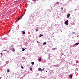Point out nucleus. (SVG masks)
Here are the masks:
<instances>
[{
    "label": "nucleus",
    "mask_w": 79,
    "mask_h": 79,
    "mask_svg": "<svg viewBox=\"0 0 79 79\" xmlns=\"http://www.w3.org/2000/svg\"><path fill=\"white\" fill-rule=\"evenodd\" d=\"M65 24H66V25H68V20H67L66 21H65Z\"/></svg>",
    "instance_id": "f257e3e1"
},
{
    "label": "nucleus",
    "mask_w": 79,
    "mask_h": 79,
    "mask_svg": "<svg viewBox=\"0 0 79 79\" xmlns=\"http://www.w3.org/2000/svg\"><path fill=\"white\" fill-rule=\"evenodd\" d=\"M41 60H42V58H41V57H40L39 58V59H38V60L39 61H41Z\"/></svg>",
    "instance_id": "f03ea898"
},
{
    "label": "nucleus",
    "mask_w": 79,
    "mask_h": 79,
    "mask_svg": "<svg viewBox=\"0 0 79 79\" xmlns=\"http://www.w3.org/2000/svg\"><path fill=\"white\" fill-rule=\"evenodd\" d=\"M70 16V14H69L67 15V17L68 18H69V17Z\"/></svg>",
    "instance_id": "7ed1b4c3"
},
{
    "label": "nucleus",
    "mask_w": 79,
    "mask_h": 79,
    "mask_svg": "<svg viewBox=\"0 0 79 79\" xmlns=\"http://www.w3.org/2000/svg\"><path fill=\"white\" fill-rule=\"evenodd\" d=\"M38 70L39 71H42V69L40 68H39Z\"/></svg>",
    "instance_id": "20e7f679"
},
{
    "label": "nucleus",
    "mask_w": 79,
    "mask_h": 79,
    "mask_svg": "<svg viewBox=\"0 0 79 79\" xmlns=\"http://www.w3.org/2000/svg\"><path fill=\"white\" fill-rule=\"evenodd\" d=\"M69 77H70V78H72V77H73V75H70Z\"/></svg>",
    "instance_id": "39448f33"
},
{
    "label": "nucleus",
    "mask_w": 79,
    "mask_h": 79,
    "mask_svg": "<svg viewBox=\"0 0 79 79\" xmlns=\"http://www.w3.org/2000/svg\"><path fill=\"white\" fill-rule=\"evenodd\" d=\"M12 51H13V52H15V50L14 48H12Z\"/></svg>",
    "instance_id": "423d86ee"
},
{
    "label": "nucleus",
    "mask_w": 79,
    "mask_h": 79,
    "mask_svg": "<svg viewBox=\"0 0 79 79\" xmlns=\"http://www.w3.org/2000/svg\"><path fill=\"white\" fill-rule=\"evenodd\" d=\"M79 43H76L75 45H79Z\"/></svg>",
    "instance_id": "0eeeda50"
},
{
    "label": "nucleus",
    "mask_w": 79,
    "mask_h": 79,
    "mask_svg": "<svg viewBox=\"0 0 79 79\" xmlns=\"http://www.w3.org/2000/svg\"><path fill=\"white\" fill-rule=\"evenodd\" d=\"M31 64L32 65H34V62H31Z\"/></svg>",
    "instance_id": "6e6552de"
},
{
    "label": "nucleus",
    "mask_w": 79,
    "mask_h": 79,
    "mask_svg": "<svg viewBox=\"0 0 79 79\" xmlns=\"http://www.w3.org/2000/svg\"><path fill=\"white\" fill-rule=\"evenodd\" d=\"M25 33H26V32H25V31H23V34H25Z\"/></svg>",
    "instance_id": "1a4fd4ad"
},
{
    "label": "nucleus",
    "mask_w": 79,
    "mask_h": 79,
    "mask_svg": "<svg viewBox=\"0 0 79 79\" xmlns=\"http://www.w3.org/2000/svg\"><path fill=\"white\" fill-rule=\"evenodd\" d=\"M7 73H9L10 72V70L9 69H7Z\"/></svg>",
    "instance_id": "9d476101"
},
{
    "label": "nucleus",
    "mask_w": 79,
    "mask_h": 79,
    "mask_svg": "<svg viewBox=\"0 0 79 79\" xmlns=\"http://www.w3.org/2000/svg\"><path fill=\"white\" fill-rule=\"evenodd\" d=\"M46 44H47V43H46V42H44L43 43V45H46Z\"/></svg>",
    "instance_id": "9b49d317"
},
{
    "label": "nucleus",
    "mask_w": 79,
    "mask_h": 79,
    "mask_svg": "<svg viewBox=\"0 0 79 79\" xmlns=\"http://www.w3.org/2000/svg\"><path fill=\"white\" fill-rule=\"evenodd\" d=\"M24 50H25V49L24 48H22V51H24Z\"/></svg>",
    "instance_id": "f8f14e48"
},
{
    "label": "nucleus",
    "mask_w": 79,
    "mask_h": 79,
    "mask_svg": "<svg viewBox=\"0 0 79 79\" xmlns=\"http://www.w3.org/2000/svg\"><path fill=\"white\" fill-rule=\"evenodd\" d=\"M16 2L17 3L18 2V1H14V3H16Z\"/></svg>",
    "instance_id": "ddd939ff"
},
{
    "label": "nucleus",
    "mask_w": 79,
    "mask_h": 79,
    "mask_svg": "<svg viewBox=\"0 0 79 79\" xmlns=\"http://www.w3.org/2000/svg\"><path fill=\"white\" fill-rule=\"evenodd\" d=\"M39 31V30L37 29H35V31H36V32H37V31Z\"/></svg>",
    "instance_id": "4468645a"
},
{
    "label": "nucleus",
    "mask_w": 79,
    "mask_h": 79,
    "mask_svg": "<svg viewBox=\"0 0 79 79\" xmlns=\"http://www.w3.org/2000/svg\"><path fill=\"white\" fill-rule=\"evenodd\" d=\"M42 36H43V35H40V37H42Z\"/></svg>",
    "instance_id": "2eb2a0df"
},
{
    "label": "nucleus",
    "mask_w": 79,
    "mask_h": 79,
    "mask_svg": "<svg viewBox=\"0 0 79 79\" xmlns=\"http://www.w3.org/2000/svg\"><path fill=\"white\" fill-rule=\"evenodd\" d=\"M31 71H32V68H31L30 69Z\"/></svg>",
    "instance_id": "dca6fc26"
},
{
    "label": "nucleus",
    "mask_w": 79,
    "mask_h": 79,
    "mask_svg": "<svg viewBox=\"0 0 79 79\" xmlns=\"http://www.w3.org/2000/svg\"><path fill=\"white\" fill-rule=\"evenodd\" d=\"M55 66L56 67V66H58V65H55Z\"/></svg>",
    "instance_id": "f3484780"
},
{
    "label": "nucleus",
    "mask_w": 79,
    "mask_h": 79,
    "mask_svg": "<svg viewBox=\"0 0 79 79\" xmlns=\"http://www.w3.org/2000/svg\"><path fill=\"white\" fill-rule=\"evenodd\" d=\"M21 68L22 69H23V68H24V67H23V66H21Z\"/></svg>",
    "instance_id": "a211bd4d"
},
{
    "label": "nucleus",
    "mask_w": 79,
    "mask_h": 79,
    "mask_svg": "<svg viewBox=\"0 0 79 79\" xmlns=\"http://www.w3.org/2000/svg\"><path fill=\"white\" fill-rule=\"evenodd\" d=\"M37 43H38V44H40V42L38 41H37Z\"/></svg>",
    "instance_id": "6ab92c4d"
},
{
    "label": "nucleus",
    "mask_w": 79,
    "mask_h": 79,
    "mask_svg": "<svg viewBox=\"0 0 79 79\" xmlns=\"http://www.w3.org/2000/svg\"><path fill=\"white\" fill-rule=\"evenodd\" d=\"M18 20H19V19H20V18H18Z\"/></svg>",
    "instance_id": "aec40b11"
},
{
    "label": "nucleus",
    "mask_w": 79,
    "mask_h": 79,
    "mask_svg": "<svg viewBox=\"0 0 79 79\" xmlns=\"http://www.w3.org/2000/svg\"><path fill=\"white\" fill-rule=\"evenodd\" d=\"M44 69H45L44 68L43 69L42 71H44Z\"/></svg>",
    "instance_id": "412c9836"
},
{
    "label": "nucleus",
    "mask_w": 79,
    "mask_h": 79,
    "mask_svg": "<svg viewBox=\"0 0 79 79\" xmlns=\"http://www.w3.org/2000/svg\"><path fill=\"white\" fill-rule=\"evenodd\" d=\"M2 55H3V54L2 53H1V56H2Z\"/></svg>",
    "instance_id": "4be33fe9"
},
{
    "label": "nucleus",
    "mask_w": 79,
    "mask_h": 79,
    "mask_svg": "<svg viewBox=\"0 0 79 79\" xmlns=\"http://www.w3.org/2000/svg\"><path fill=\"white\" fill-rule=\"evenodd\" d=\"M61 10H62V11H63V8H62L61 9Z\"/></svg>",
    "instance_id": "5701e85b"
},
{
    "label": "nucleus",
    "mask_w": 79,
    "mask_h": 79,
    "mask_svg": "<svg viewBox=\"0 0 79 79\" xmlns=\"http://www.w3.org/2000/svg\"><path fill=\"white\" fill-rule=\"evenodd\" d=\"M23 16H24V14H23V15H22V16H21V18H22L23 17Z\"/></svg>",
    "instance_id": "b1692460"
},
{
    "label": "nucleus",
    "mask_w": 79,
    "mask_h": 79,
    "mask_svg": "<svg viewBox=\"0 0 79 79\" xmlns=\"http://www.w3.org/2000/svg\"><path fill=\"white\" fill-rule=\"evenodd\" d=\"M2 79V77H0V79Z\"/></svg>",
    "instance_id": "393cba45"
},
{
    "label": "nucleus",
    "mask_w": 79,
    "mask_h": 79,
    "mask_svg": "<svg viewBox=\"0 0 79 79\" xmlns=\"http://www.w3.org/2000/svg\"><path fill=\"white\" fill-rule=\"evenodd\" d=\"M73 34H74L75 32H73Z\"/></svg>",
    "instance_id": "a878e982"
},
{
    "label": "nucleus",
    "mask_w": 79,
    "mask_h": 79,
    "mask_svg": "<svg viewBox=\"0 0 79 79\" xmlns=\"http://www.w3.org/2000/svg\"><path fill=\"white\" fill-rule=\"evenodd\" d=\"M9 32L11 31V30H9Z\"/></svg>",
    "instance_id": "bb28decb"
},
{
    "label": "nucleus",
    "mask_w": 79,
    "mask_h": 79,
    "mask_svg": "<svg viewBox=\"0 0 79 79\" xmlns=\"http://www.w3.org/2000/svg\"><path fill=\"white\" fill-rule=\"evenodd\" d=\"M34 1H36V0H34Z\"/></svg>",
    "instance_id": "cd10ccee"
},
{
    "label": "nucleus",
    "mask_w": 79,
    "mask_h": 79,
    "mask_svg": "<svg viewBox=\"0 0 79 79\" xmlns=\"http://www.w3.org/2000/svg\"><path fill=\"white\" fill-rule=\"evenodd\" d=\"M46 72H47V71H46Z\"/></svg>",
    "instance_id": "c85d7f7f"
}]
</instances>
